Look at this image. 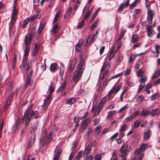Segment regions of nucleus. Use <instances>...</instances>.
I'll use <instances>...</instances> for the list:
<instances>
[{
	"label": "nucleus",
	"mask_w": 160,
	"mask_h": 160,
	"mask_svg": "<svg viewBox=\"0 0 160 160\" xmlns=\"http://www.w3.org/2000/svg\"><path fill=\"white\" fill-rule=\"evenodd\" d=\"M35 32L34 31H31L30 34H27L25 36L24 43H25V49L24 50V56H26L29 53L30 51V43L35 34Z\"/></svg>",
	"instance_id": "obj_1"
},
{
	"label": "nucleus",
	"mask_w": 160,
	"mask_h": 160,
	"mask_svg": "<svg viewBox=\"0 0 160 160\" xmlns=\"http://www.w3.org/2000/svg\"><path fill=\"white\" fill-rule=\"evenodd\" d=\"M83 60H81L80 62L76 72L74 75L73 80L75 83H77L79 80L84 70L85 65Z\"/></svg>",
	"instance_id": "obj_2"
},
{
	"label": "nucleus",
	"mask_w": 160,
	"mask_h": 160,
	"mask_svg": "<svg viewBox=\"0 0 160 160\" xmlns=\"http://www.w3.org/2000/svg\"><path fill=\"white\" fill-rule=\"evenodd\" d=\"M156 21L155 20L152 25H148L146 27V31L148 36L150 37H153L155 34L156 32L154 31L153 28L156 26Z\"/></svg>",
	"instance_id": "obj_3"
},
{
	"label": "nucleus",
	"mask_w": 160,
	"mask_h": 160,
	"mask_svg": "<svg viewBox=\"0 0 160 160\" xmlns=\"http://www.w3.org/2000/svg\"><path fill=\"white\" fill-rule=\"evenodd\" d=\"M18 0H15L14 2L13 10L11 20V23L12 24H13L16 19L17 13L18 12V9L17 8V2Z\"/></svg>",
	"instance_id": "obj_4"
},
{
	"label": "nucleus",
	"mask_w": 160,
	"mask_h": 160,
	"mask_svg": "<svg viewBox=\"0 0 160 160\" xmlns=\"http://www.w3.org/2000/svg\"><path fill=\"white\" fill-rule=\"evenodd\" d=\"M107 65L105 62L103 63V65L101 69V73L99 77V79L101 80H103L104 78L108 76V70L106 69Z\"/></svg>",
	"instance_id": "obj_5"
},
{
	"label": "nucleus",
	"mask_w": 160,
	"mask_h": 160,
	"mask_svg": "<svg viewBox=\"0 0 160 160\" xmlns=\"http://www.w3.org/2000/svg\"><path fill=\"white\" fill-rule=\"evenodd\" d=\"M91 121V118H88L84 119L82 121L81 124V126L79 129V132H81L84 131Z\"/></svg>",
	"instance_id": "obj_6"
},
{
	"label": "nucleus",
	"mask_w": 160,
	"mask_h": 160,
	"mask_svg": "<svg viewBox=\"0 0 160 160\" xmlns=\"http://www.w3.org/2000/svg\"><path fill=\"white\" fill-rule=\"evenodd\" d=\"M155 15V12L151 9L147 11V20L149 24H151L152 22V19Z\"/></svg>",
	"instance_id": "obj_7"
},
{
	"label": "nucleus",
	"mask_w": 160,
	"mask_h": 160,
	"mask_svg": "<svg viewBox=\"0 0 160 160\" xmlns=\"http://www.w3.org/2000/svg\"><path fill=\"white\" fill-rule=\"evenodd\" d=\"M128 145L126 144H124L120 149L119 156L121 157H124L127 154V149Z\"/></svg>",
	"instance_id": "obj_8"
},
{
	"label": "nucleus",
	"mask_w": 160,
	"mask_h": 160,
	"mask_svg": "<svg viewBox=\"0 0 160 160\" xmlns=\"http://www.w3.org/2000/svg\"><path fill=\"white\" fill-rule=\"evenodd\" d=\"M129 0H127L125 3H122L120 4L117 10V12H121L124 8H127L129 5Z\"/></svg>",
	"instance_id": "obj_9"
},
{
	"label": "nucleus",
	"mask_w": 160,
	"mask_h": 160,
	"mask_svg": "<svg viewBox=\"0 0 160 160\" xmlns=\"http://www.w3.org/2000/svg\"><path fill=\"white\" fill-rule=\"evenodd\" d=\"M51 100V98L47 97L42 106V109L43 110H45L48 108Z\"/></svg>",
	"instance_id": "obj_10"
},
{
	"label": "nucleus",
	"mask_w": 160,
	"mask_h": 160,
	"mask_svg": "<svg viewBox=\"0 0 160 160\" xmlns=\"http://www.w3.org/2000/svg\"><path fill=\"white\" fill-rule=\"evenodd\" d=\"M35 135L32 134L31 135L30 139L29 141L28 144V148H30L31 146H32L34 144L35 141Z\"/></svg>",
	"instance_id": "obj_11"
},
{
	"label": "nucleus",
	"mask_w": 160,
	"mask_h": 160,
	"mask_svg": "<svg viewBox=\"0 0 160 160\" xmlns=\"http://www.w3.org/2000/svg\"><path fill=\"white\" fill-rule=\"evenodd\" d=\"M55 84L54 82H52L51 85L50 86L48 90L49 92V94L47 97L51 98L52 93L54 92V88Z\"/></svg>",
	"instance_id": "obj_12"
},
{
	"label": "nucleus",
	"mask_w": 160,
	"mask_h": 160,
	"mask_svg": "<svg viewBox=\"0 0 160 160\" xmlns=\"http://www.w3.org/2000/svg\"><path fill=\"white\" fill-rule=\"evenodd\" d=\"M28 55L26 56H25L24 55V57L23 58L21 65L20 66V68L22 70L24 69L25 66L26 65L28 61V58L27 57Z\"/></svg>",
	"instance_id": "obj_13"
},
{
	"label": "nucleus",
	"mask_w": 160,
	"mask_h": 160,
	"mask_svg": "<svg viewBox=\"0 0 160 160\" xmlns=\"http://www.w3.org/2000/svg\"><path fill=\"white\" fill-rule=\"evenodd\" d=\"M102 109L99 110V105L97 107H93L91 109L92 112L94 113V115H96L98 114Z\"/></svg>",
	"instance_id": "obj_14"
},
{
	"label": "nucleus",
	"mask_w": 160,
	"mask_h": 160,
	"mask_svg": "<svg viewBox=\"0 0 160 160\" xmlns=\"http://www.w3.org/2000/svg\"><path fill=\"white\" fill-rule=\"evenodd\" d=\"M60 27L57 24L54 25L51 30V32L53 33H56L59 31Z\"/></svg>",
	"instance_id": "obj_15"
},
{
	"label": "nucleus",
	"mask_w": 160,
	"mask_h": 160,
	"mask_svg": "<svg viewBox=\"0 0 160 160\" xmlns=\"http://www.w3.org/2000/svg\"><path fill=\"white\" fill-rule=\"evenodd\" d=\"M33 106V104H30L28 107V111H26V112H25V114H26V115H28L29 116H32L33 114V110H31L32 107Z\"/></svg>",
	"instance_id": "obj_16"
},
{
	"label": "nucleus",
	"mask_w": 160,
	"mask_h": 160,
	"mask_svg": "<svg viewBox=\"0 0 160 160\" xmlns=\"http://www.w3.org/2000/svg\"><path fill=\"white\" fill-rule=\"evenodd\" d=\"M57 64L54 63H51L50 66V70L52 72H54L58 69Z\"/></svg>",
	"instance_id": "obj_17"
},
{
	"label": "nucleus",
	"mask_w": 160,
	"mask_h": 160,
	"mask_svg": "<svg viewBox=\"0 0 160 160\" xmlns=\"http://www.w3.org/2000/svg\"><path fill=\"white\" fill-rule=\"evenodd\" d=\"M97 37H96L95 35H93L91 38H88L86 41V46L88 45L89 43H92Z\"/></svg>",
	"instance_id": "obj_18"
},
{
	"label": "nucleus",
	"mask_w": 160,
	"mask_h": 160,
	"mask_svg": "<svg viewBox=\"0 0 160 160\" xmlns=\"http://www.w3.org/2000/svg\"><path fill=\"white\" fill-rule=\"evenodd\" d=\"M76 101V99L75 98L72 97L67 99L66 101V103L67 104L71 105L74 103Z\"/></svg>",
	"instance_id": "obj_19"
},
{
	"label": "nucleus",
	"mask_w": 160,
	"mask_h": 160,
	"mask_svg": "<svg viewBox=\"0 0 160 160\" xmlns=\"http://www.w3.org/2000/svg\"><path fill=\"white\" fill-rule=\"evenodd\" d=\"M107 100L106 97H103L100 100V103H99V110L102 109L103 104L104 102H106Z\"/></svg>",
	"instance_id": "obj_20"
},
{
	"label": "nucleus",
	"mask_w": 160,
	"mask_h": 160,
	"mask_svg": "<svg viewBox=\"0 0 160 160\" xmlns=\"http://www.w3.org/2000/svg\"><path fill=\"white\" fill-rule=\"evenodd\" d=\"M151 131L148 130L147 132L144 133L143 139L144 140L148 139L151 135Z\"/></svg>",
	"instance_id": "obj_21"
},
{
	"label": "nucleus",
	"mask_w": 160,
	"mask_h": 160,
	"mask_svg": "<svg viewBox=\"0 0 160 160\" xmlns=\"http://www.w3.org/2000/svg\"><path fill=\"white\" fill-rule=\"evenodd\" d=\"M160 111L159 109L157 108L153 109L151 111L150 110V114L152 116H154L159 114Z\"/></svg>",
	"instance_id": "obj_22"
},
{
	"label": "nucleus",
	"mask_w": 160,
	"mask_h": 160,
	"mask_svg": "<svg viewBox=\"0 0 160 160\" xmlns=\"http://www.w3.org/2000/svg\"><path fill=\"white\" fill-rule=\"evenodd\" d=\"M76 60L75 59L72 62L70 67L68 69V72L69 73L71 72L74 69L75 65L76 63Z\"/></svg>",
	"instance_id": "obj_23"
},
{
	"label": "nucleus",
	"mask_w": 160,
	"mask_h": 160,
	"mask_svg": "<svg viewBox=\"0 0 160 160\" xmlns=\"http://www.w3.org/2000/svg\"><path fill=\"white\" fill-rule=\"evenodd\" d=\"M38 126L37 123H36L34 125L30 131V132L32 135H35V132L38 129Z\"/></svg>",
	"instance_id": "obj_24"
},
{
	"label": "nucleus",
	"mask_w": 160,
	"mask_h": 160,
	"mask_svg": "<svg viewBox=\"0 0 160 160\" xmlns=\"http://www.w3.org/2000/svg\"><path fill=\"white\" fill-rule=\"evenodd\" d=\"M115 48V46H114L112 50L110 51V53L108 54V59L109 61H110L113 57L114 54L116 53L117 51H114V49Z\"/></svg>",
	"instance_id": "obj_25"
},
{
	"label": "nucleus",
	"mask_w": 160,
	"mask_h": 160,
	"mask_svg": "<svg viewBox=\"0 0 160 160\" xmlns=\"http://www.w3.org/2000/svg\"><path fill=\"white\" fill-rule=\"evenodd\" d=\"M72 10V8L71 7L69 8L68 9L66 12L65 14L64 15V18H65L66 19H67V18L69 17V16L70 15Z\"/></svg>",
	"instance_id": "obj_26"
},
{
	"label": "nucleus",
	"mask_w": 160,
	"mask_h": 160,
	"mask_svg": "<svg viewBox=\"0 0 160 160\" xmlns=\"http://www.w3.org/2000/svg\"><path fill=\"white\" fill-rule=\"evenodd\" d=\"M92 148L91 147V146H90L89 145H88L87 147L84 150V154L86 155V156H87L88 154H89L91 151Z\"/></svg>",
	"instance_id": "obj_27"
},
{
	"label": "nucleus",
	"mask_w": 160,
	"mask_h": 160,
	"mask_svg": "<svg viewBox=\"0 0 160 160\" xmlns=\"http://www.w3.org/2000/svg\"><path fill=\"white\" fill-rule=\"evenodd\" d=\"M52 138V133H50L47 137V138L45 139L44 142V144H48L51 141Z\"/></svg>",
	"instance_id": "obj_28"
},
{
	"label": "nucleus",
	"mask_w": 160,
	"mask_h": 160,
	"mask_svg": "<svg viewBox=\"0 0 160 160\" xmlns=\"http://www.w3.org/2000/svg\"><path fill=\"white\" fill-rule=\"evenodd\" d=\"M26 120L25 123V128L28 125L32 116H29L28 115H26Z\"/></svg>",
	"instance_id": "obj_29"
},
{
	"label": "nucleus",
	"mask_w": 160,
	"mask_h": 160,
	"mask_svg": "<svg viewBox=\"0 0 160 160\" xmlns=\"http://www.w3.org/2000/svg\"><path fill=\"white\" fill-rule=\"evenodd\" d=\"M66 85L67 83L66 82H64L63 83L61 86L58 89V92H62L66 88Z\"/></svg>",
	"instance_id": "obj_30"
},
{
	"label": "nucleus",
	"mask_w": 160,
	"mask_h": 160,
	"mask_svg": "<svg viewBox=\"0 0 160 160\" xmlns=\"http://www.w3.org/2000/svg\"><path fill=\"white\" fill-rule=\"evenodd\" d=\"M82 41L80 40L79 42L76 45V50L78 52H80L81 50V46L82 45Z\"/></svg>",
	"instance_id": "obj_31"
},
{
	"label": "nucleus",
	"mask_w": 160,
	"mask_h": 160,
	"mask_svg": "<svg viewBox=\"0 0 160 160\" xmlns=\"http://www.w3.org/2000/svg\"><path fill=\"white\" fill-rule=\"evenodd\" d=\"M61 13V11H58L56 14L54 19L53 21V23H54L57 21L59 16Z\"/></svg>",
	"instance_id": "obj_32"
},
{
	"label": "nucleus",
	"mask_w": 160,
	"mask_h": 160,
	"mask_svg": "<svg viewBox=\"0 0 160 160\" xmlns=\"http://www.w3.org/2000/svg\"><path fill=\"white\" fill-rule=\"evenodd\" d=\"M149 114H150V110H144L141 112L140 116H145Z\"/></svg>",
	"instance_id": "obj_33"
},
{
	"label": "nucleus",
	"mask_w": 160,
	"mask_h": 160,
	"mask_svg": "<svg viewBox=\"0 0 160 160\" xmlns=\"http://www.w3.org/2000/svg\"><path fill=\"white\" fill-rule=\"evenodd\" d=\"M99 20L98 19H96L94 23L92 25L91 28V30H92L95 27H96L99 24Z\"/></svg>",
	"instance_id": "obj_34"
},
{
	"label": "nucleus",
	"mask_w": 160,
	"mask_h": 160,
	"mask_svg": "<svg viewBox=\"0 0 160 160\" xmlns=\"http://www.w3.org/2000/svg\"><path fill=\"white\" fill-rule=\"evenodd\" d=\"M139 39V37L137 34H134L132 36L131 41L132 43H134L138 41Z\"/></svg>",
	"instance_id": "obj_35"
},
{
	"label": "nucleus",
	"mask_w": 160,
	"mask_h": 160,
	"mask_svg": "<svg viewBox=\"0 0 160 160\" xmlns=\"http://www.w3.org/2000/svg\"><path fill=\"white\" fill-rule=\"evenodd\" d=\"M147 81V77L145 75H142L141 78L139 79L140 82L144 83Z\"/></svg>",
	"instance_id": "obj_36"
},
{
	"label": "nucleus",
	"mask_w": 160,
	"mask_h": 160,
	"mask_svg": "<svg viewBox=\"0 0 160 160\" xmlns=\"http://www.w3.org/2000/svg\"><path fill=\"white\" fill-rule=\"evenodd\" d=\"M102 129V127L101 126H99L96 128L95 132V134H96L95 137H96L100 132Z\"/></svg>",
	"instance_id": "obj_37"
},
{
	"label": "nucleus",
	"mask_w": 160,
	"mask_h": 160,
	"mask_svg": "<svg viewBox=\"0 0 160 160\" xmlns=\"http://www.w3.org/2000/svg\"><path fill=\"white\" fill-rule=\"evenodd\" d=\"M61 64L62 67H61L60 68L59 74L60 75V78H62L63 75L64 73V65L63 64Z\"/></svg>",
	"instance_id": "obj_38"
},
{
	"label": "nucleus",
	"mask_w": 160,
	"mask_h": 160,
	"mask_svg": "<svg viewBox=\"0 0 160 160\" xmlns=\"http://www.w3.org/2000/svg\"><path fill=\"white\" fill-rule=\"evenodd\" d=\"M19 123V120L16 119L15 123L12 127V129L13 130L15 131L17 129Z\"/></svg>",
	"instance_id": "obj_39"
},
{
	"label": "nucleus",
	"mask_w": 160,
	"mask_h": 160,
	"mask_svg": "<svg viewBox=\"0 0 160 160\" xmlns=\"http://www.w3.org/2000/svg\"><path fill=\"white\" fill-rule=\"evenodd\" d=\"M133 115H131L130 116L126 118L123 121V122H128L130 121L131 120L133 119Z\"/></svg>",
	"instance_id": "obj_40"
},
{
	"label": "nucleus",
	"mask_w": 160,
	"mask_h": 160,
	"mask_svg": "<svg viewBox=\"0 0 160 160\" xmlns=\"http://www.w3.org/2000/svg\"><path fill=\"white\" fill-rule=\"evenodd\" d=\"M101 8H99L96 11L93 16L92 17L90 22H92L94 20L95 17L97 15V13L100 11Z\"/></svg>",
	"instance_id": "obj_41"
},
{
	"label": "nucleus",
	"mask_w": 160,
	"mask_h": 160,
	"mask_svg": "<svg viewBox=\"0 0 160 160\" xmlns=\"http://www.w3.org/2000/svg\"><path fill=\"white\" fill-rule=\"evenodd\" d=\"M118 91L119 90L116 86H114L112 87L110 92L112 93H114L116 94Z\"/></svg>",
	"instance_id": "obj_42"
},
{
	"label": "nucleus",
	"mask_w": 160,
	"mask_h": 160,
	"mask_svg": "<svg viewBox=\"0 0 160 160\" xmlns=\"http://www.w3.org/2000/svg\"><path fill=\"white\" fill-rule=\"evenodd\" d=\"M141 121L140 120H137L133 124V126L134 128H138L140 125Z\"/></svg>",
	"instance_id": "obj_43"
},
{
	"label": "nucleus",
	"mask_w": 160,
	"mask_h": 160,
	"mask_svg": "<svg viewBox=\"0 0 160 160\" xmlns=\"http://www.w3.org/2000/svg\"><path fill=\"white\" fill-rule=\"evenodd\" d=\"M148 146L147 143H144L142 144L139 147L143 151L148 148Z\"/></svg>",
	"instance_id": "obj_44"
},
{
	"label": "nucleus",
	"mask_w": 160,
	"mask_h": 160,
	"mask_svg": "<svg viewBox=\"0 0 160 160\" xmlns=\"http://www.w3.org/2000/svg\"><path fill=\"white\" fill-rule=\"evenodd\" d=\"M92 12V10H88L86 13V14L84 18V20H85L87 19L88 17H89L90 15L91 14V13Z\"/></svg>",
	"instance_id": "obj_45"
},
{
	"label": "nucleus",
	"mask_w": 160,
	"mask_h": 160,
	"mask_svg": "<svg viewBox=\"0 0 160 160\" xmlns=\"http://www.w3.org/2000/svg\"><path fill=\"white\" fill-rule=\"evenodd\" d=\"M128 126L127 125L124 124L122 126L120 127L119 131L124 132L125 131L126 129L127 128H128Z\"/></svg>",
	"instance_id": "obj_46"
},
{
	"label": "nucleus",
	"mask_w": 160,
	"mask_h": 160,
	"mask_svg": "<svg viewBox=\"0 0 160 160\" xmlns=\"http://www.w3.org/2000/svg\"><path fill=\"white\" fill-rule=\"evenodd\" d=\"M30 21V20L28 19V18H27L23 22V24L22 25V27L23 28H24L26 27V25Z\"/></svg>",
	"instance_id": "obj_47"
},
{
	"label": "nucleus",
	"mask_w": 160,
	"mask_h": 160,
	"mask_svg": "<svg viewBox=\"0 0 160 160\" xmlns=\"http://www.w3.org/2000/svg\"><path fill=\"white\" fill-rule=\"evenodd\" d=\"M144 73V71L141 69H139L136 72L137 76L138 77H140Z\"/></svg>",
	"instance_id": "obj_48"
},
{
	"label": "nucleus",
	"mask_w": 160,
	"mask_h": 160,
	"mask_svg": "<svg viewBox=\"0 0 160 160\" xmlns=\"http://www.w3.org/2000/svg\"><path fill=\"white\" fill-rule=\"evenodd\" d=\"M160 75V69L157 71L152 76V79H155L157 78Z\"/></svg>",
	"instance_id": "obj_49"
},
{
	"label": "nucleus",
	"mask_w": 160,
	"mask_h": 160,
	"mask_svg": "<svg viewBox=\"0 0 160 160\" xmlns=\"http://www.w3.org/2000/svg\"><path fill=\"white\" fill-rule=\"evenodd\" d=\"M32 82H31V78L26 77V82L25 83V86L31 85Z\"/></svg>",
	"instance_id": "obj_50"
},
{
	"label": "nucleus",
	"mask_w": 160,
	"mask_h": 160,
	"mask_svg": "<svg viewBox=\"0 0 160 160\" xmlns=\"http://www.w3.org/2000/svg\"><path fill=\"white\" fill-rule=\"evenodd\" d=\"M116 111L115 110H112L108 113V115L107 117V118H108L112 116L115 113Z\"/></svg>",
	"instance_id": "obj_51"
},
{
	"label": "nucleus",
	"mask_w": 160,
	"mask_h": 160,
	"mask_svg": "<svg viewBox=\"0 0 160 160\" xmlns=\"http://www.w3.org/2000/svg\"><path fill=\"white\" fill-rule=\"evenodd\" d=\"M62 152V149H59L57 152L54 156L57 158H59Z\"/></svg>",
	"instance_id": "obj_52"
},
{
	"label": "nucleus",
	"mask_w": 160,
	"mask_h": 160,
	"mask_svg": "<svg viewBox=\"0 0 160 160\" xmlns=\"http://www.w3.org/2000/svg\"><path fill=\"white\" fill-rule=\"evenodd\" d=\"M110 79L106 78L105 79V80L103 82V83L102 84V86L103 87H106L108 83L111 80Z\"/></svg>",
	"instance_id": "obj_53"
},
{
	"label": "nucleus",
	"mask_w": 160,
	"mask_h": 160,
	"mask_svg": "<svg viewBox=\"0 0 160 160\" xmlns=\"http://www.w3.org/2000/svg\"><path fill=\"white\" fill-rule=\"evenodd\" d=\"M155 49L156 53L157 54H159L160 52V46L158 45H155Z\"/></svg>",
	"instance_id": "obj_54"
},
{
	"label": "nucleus",
	"mask_w": 160,
	"mask_h": 160,
	"mask_svg": "<svg viewBox=\"0 0 160 160\" xmlns=\"http://www.w3.org/2000/svg\"><path fill=\"white\" fill-rule=\"evenodd\" d=\"M159 97V96L158 95V93H156L153 95H152L150 98V99L152 100H154L155 99L157 98H158Z\"/></svg>",
	"instance_id": "obj_55"
},
{
	"label": "nucleus",
	"mask_w": 160,
	"mask_h": 160,
	"mask_svg": "<svg viewBox=\"0 0 160 160\" xmlns=\"http://www.w3.org/2000/svg\"><path fill=\"white\" fill-rule=\"evenodd\" d=\"M35 118H38L39 117V112L37 111H36L35 112L33 111V114Z\"/></svg>",
	"instance_id": "obj_56"
},
{
	"label": "nucleus",
	"mask_w": 160,
	"mask_h": 160,
	"mask_svg": "<svg viewBox=\"0 0 160 160\" xmlns=\"http://www.w3.org/2000/svg\"><path fill=\"white\" fill-rule=\"evenodd\" d=\"M84 20H83L79 24V25L77 26V28L79 29L81 28L84 25Z\"/></svg>",
	"instance_id": "obj_57"
},
{
	"label": "nucleus",
	"mask_w": 160,
	"mask_h": 160,
	"mask_svg": "<svg viewBox=\"0 0 160 160\" xmlns=\"http://www.w3.org/2000/svg\"><path fill=\"white\" fill-rule=\"evenodd\" d=\"M4 125V121H2V123L0 124V138L2 136V131L3 129V126Z\"/></svg>",
	"instance_id": "obj_58"
},
{
	"label": "nucleus",
	"mask_w": 160,
	"mask_h": 160,
	"mask_svg": "<svg viewBox=\"0 0 160 160\" xmlns=\"http://www.w3.org/2000/svg\"><path fill=\"white\" fill-rule=\"evenodd\" d=\"M142 151L141 149V148H139L138 149L135 150L134 152V154L136 156H137Z\"/></svg>",
	"instance_id": "obj_59"
},
{
	"label": "nucleus",
	"mask_w": 160,
	"mask_h": 160,
	"mask_svg": "<svg viewBox=\"0 0 160 160\" xmlns=\"http://www.w3.org/2000/svg\"><path fill=\"white\" fill-rule=\"evenodd\" d=\"M14 58L13 59L12 63V65L13 68H14L15 67L16 62V57L15 54H14Z\"/></svg>",
	"instance_id": "obj_60"
},
{
	"label": "nucleus",
	"mask_w": 160,
	"mask_h": 160,
	"mask_svg": "<svg viewBox=\"0 0 160 160\" xmlns=\"http://www.w3.org/2000/svg\"><path fill=\"white\" fill-rule=\"evenodd\" d=\"M100 122L99 118H96L94 119L93 121V122H94V125H95L98 124Z\"/></svg>",
	"instance_id": "obj_61"
},
{
	"label": "nucleus",
	"mask_w": 160,
	"mask_h": 160,
	"mask_svg": "<svg viewBox=\"0 0 160 160\" xmlns=\"http://www.w3.org/2000/svg\"><path fill=\"white\" fill-rule=\"evenodd\" d=\"M38 47L37 46V44H36L35 47L34 48L33 50V54L34 55H36V53L38 52Z\"/></svg>",
	"instance_id": "obj_62"
},
{
	"label": "nucleus",
	"mask_w": 160,
	"mask_h": 160,
	"mask_svg": "<svg viewBox=\"0 0 160 160\" xmlns=\"http://www.w3.org/2000/svg\"><path fill=\"white\" fill-rule=\"evenodd\" d=\"M95 160H101V156L99 154L96 155L94 157Z\"/></svg>",
	"instance_id": "obj_63"
},
{
	"label": "nucleus",
	"mask_w": 160,
	"mask_h": 160,
	"mask_svg": "<svg viewBox=\"0 0 160 160\" xmlns=\"http://www.w3.org/2000/svg\"><path fill=\"white\" fill-rule=\"evenodd\" d=\"M157 30L158 32L157 34L156 38L159 39L160 38V26L158 27Z\"/></svg>",
	"instance_id": "obj_64"
}]
</instances>
